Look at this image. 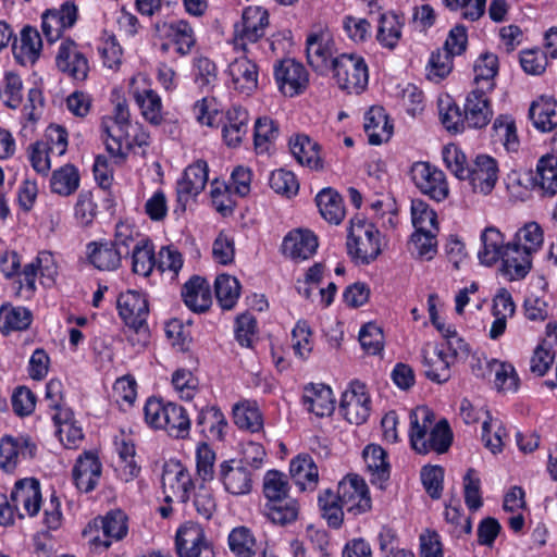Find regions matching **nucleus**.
Returning a JSON list of instances; mask_svg holds the SVG:
<instances>
[{
	"mask_svg": "<svg viewBox=\"0 0 557 557\" xmlns=\"http://www.w3.org/2000/svg\"><path fill=\"white\" fill-rule=\"evenodd\" d=\"M339 503L347 513L358 516L367 512L371 508V498L369 488L362 478L357 474L346 475L337 486Z\"/></svg>",
	"mask_w": 557,
	"mask_h": 557,
	"instance_id": "12",
	"label": "nucleus"
},
{
	"mask_svg": "<svg viewBox=\"0 0 557 557\" xmlns=\"http://www.w3.org/2000/svg\"><path fill=\"white\" fill-rule=\"evenodd\" d=\"M234 423L242 430L259 432L263 428V418L253 400H243L233 407Z\"/></svg>",
	"mask_w": 557,
	"mask_h": 557,
	"instance_id": "47",
	"label": "nucleus"
},
{
	"mask_svg": "<svg viewBox=\"0 0 557 557\" xmlns=\"http://www.w3.org/2000/svg\"><path fill=\"white\" fill-rule=\"evenodd\" d=\"M480 239L482 244L478 252L480 262L487 267L498 262L506 247L502 232L495 226H488L481 233Z\"/></svg>",
	"mask_w": 557,
	"mask_h": 557,
	"instance_id": "44",
	"label": "nucleus"
},
{
	"mask_svg": "<svg viewBox=\"0 0 557 557\" xmlns=\"http://www.w3.org/2000/svg\"><path fill=\"white\" fill-rule=\"evenodd\" d=\"M338 87L348 94H361L369 83V69L358 53H341L333 61L331 70Z\"/></svg>",
	"mask_w": 557,
	"mask_h": 557,
	"instance_id": "4",
	"label": "nucleus"
},
{
	"mask_svg": "<svg viewBox=\"0 0 557 557\" xmlns=\"http://www.w3.org/2000/svg\"><path fill=\"white\" fill-rule=\"evenodd\" d=\"M250 448L255 453L252 461L248 458L228 459L219 465L218 479L224 490L234 496L247 495L251 492L257 471L265 456L261 445L250 444Z\"/></svg>",
	"mask_w": 557,
	"mask_h": 557,
	"instance_id": "2",
	"label": "nucleus"
},
{
	"mask_svg": "<svg viewBox=\"0 0 557 557\" xmlns=\"http://www.w3.org/2000/svg\"><path fill=\"white\" fill-rule=\"evenodd\" d=\"M499 168L495 158L478 154L469 166V181L472 190L484 196L490 195L498 181Z\"/></svg>",
	"mask_w": 557,
	"mask_h": 557,
	"instance_id": "18",
	"label": "nucleus"
},
{
	"mask_svg": "<svg viewBox=\"0 0 557 557\" xmlns=\"http://www.w3.org/2000/svg\"><path fill=\"white\" fill-rule=\"evenodd\" d=\"M232 87L240 94L250 95L258 87V66L247 57L235 58L227 67Z\"/></svg>",
	"mask_w": 557,
	"mask_h": 557,
	"instance_id": "28",
	"label": "nucleus"
},
{
	"mask_svg": "<svg viewBox=\"0 0 557 557\" xmlns=\"http://www.w3.org/2000/svg\"><path fill=\"white\" fill-rule=\"evenodd\" d=\"M132 96L140 110L143 119L153 126H159L164 121L162 99L151 89H134Z\"/></svg>",
	"mask_w": 557,
	"mask_h": 557,
	"instance_id": "35",
	"label": "nucleus"
},
{
	"mask_svg": "<svg viewBox=\"0 0 557 557\" xmlns=\"http://www.w3.org/2000/svg\"><path fill=\"white\" fill-rule=\"evenodd\" d=\"M274 78L278 90L287 97L305 91L309 83L306 67L294 59H284L274 65Z\"/></svg>",
	"mask_w": 557,
	"mask_h": 557,
	"instance_id": "13",
	"label": "nucleus"
},
{
	"mask_svg": "<svg viewBox=\"0 0 557 557\" xmlns=\"http://www.w3.org/2000/svg\"><path fill=\"white\" fill-rule=\"evenodd\" d=\"M289 473L301 491H313L318 484V467L308 454H299L290 460Z\"/></svg>",
	"mask_w": 557,
	"mask_h": 557,
	"instance_id": "36",
	"label": "nucleus"
},
{
	"mask_svg": "<svg viewBox=\"0 0 557 557\" xmlns=\"http://www.w3.org/2000/svg\"><path fill=\"white\" fill-rule=\"evenodd\" d=\"M347 252L358 263L369 264L381 253V233L363 218L350 220L347 235Z\"/></svg>",
	"mask_w": 557,
	"mask_h": 557,
	"instance_id": "3",
	"label": "nucleus"
},
{
	"mask_svg": "<svg viewBox=\"0 0 557 557\" xmlns=\"http://www.w3.org/2000/svg\"><path fill=\"white\" fill-rule=\"evenodd\" d=\"M37 451L36 443L25 435H5L0 441V467L12 472L22 460L32 459Z\"/></svg>",
	"mask_w": 557,
	"mask_h": 557,
	"instance_id": "19",
	"label": "nucleus"
},
{
	"mask_svg": "<svg viewBox=\"0 0 557 557\" xmlns=\"http://www.w3.org/2000/svg\"><path fill=\"white\" fill-rule=\"evenodd\" d=\"M370 405L371 399L366 385L359 381H354L343 393L339 408L349 423L359 425L369 418Z\"/></svg>",
	"mask_w": 557,
	"mask_h": 557,
	"instance_id": "15",
	"label": "nucleus"
},
{
	"mask_svg": "<svg viewBox=\"0 0 557 557\" xmlns=\"http://www.w3.org/2000/svg\"><path fill=\"white\" fill-rule=\"evenodd\" d=\"M318 246V237L312 231L295 228L284 236L281 252L296 261L307 260L315 253Z\"/></svg>",
	"mask_w": 557,
	"mask_h": 557,
	"instance_id": "25",
	"label": "nucleus"
},
{
	"mask_svg": "<svg viewBox=\"0 0 557 557\" xmlns=\"http://www.w3.org/2000/svg\"><path fill=\"white\" fill-rule=\"evenodd\" d=\"M288 480L286 474L277 470H269L263 478V493L267 503L280 502L288 497Z\"/></svg>",
	"mask_w": 557,
	"mask_h": 557,
	"instance_id": "63",
	"label": "nucleus"
},
{
	"mask_svg": "<svg viewBox=\"0 0 557 557\" xmlns=\"http://www.w3.org/2000/svg\"><path fill=\"white\" fill-rule=\"evenodd\" d=\"M409 440L418 454L448 450L453 442V433L447 420L435 422L434 412L426 406L417 407L410 412Z\"/></svg>",
	"mask_w": 557,
	"mask_h": 557,
	"instance_id": "1",
	"label": "nucleus"
},
{
	"mask_svg": "<svg viewBox=\"0 0 557 557\" xmlns=\"http://www.w3.org/2000/svg\"><path fill=\"white\" fill-rule=\"evenodd\" d=\"M532 253L519 242L506 244L502 253V273L510 281L525 277L531 269Z\"/></svg>",
	"mask_w": 557,
	"mask_h": 557,
	"instance_id": "27",
	"label": "nucleus"
},
{
	"mask_svg": "<svg viewBox=\"0 0 557 557\" xmlns=\"http://www.w3.org/2000/svg\"><path fill=\"white\" fill-rule=\"evenodd\" d=\"M32 322L33 313L26 307H14L11 304H4L0 307V332L3 335L26 331Z\"/></svg>",
	"mask_w": 557,
	"mask_h": 557,
	"instance_id": "42",
	"label": "nucleus"
},
{
	"mask_svg": "<svg viewBox=\"0 0 557 557\" xmlns=\"http://www.w3.org/2000/svg\"><path fill=\"white\" fill-rule=\"evenodd\" d=\"M209 175L208 163L198 159L189 164L177 181V201L185 205L191 196L199 195L206 187Z\"/></svg>",
	"mask_w": 557,
	"mask_h": 557,
	"instance_id": "26",
	"label": "nucleus"
},
{
	"mask_svg": "<svg viewBox=\"0 0 557 557\" xmlns=\"http://www.w3.org/2000/svg\"><path fill=\"white\" fill-rule=\"evenodd\" d=\"M302 405L317 417H329L335 409L333 392L324 384L310 383L304 388Z\"/></svg>",
	"mask_w": 557,
	"mask_h": 557,
	"instance_id": "30",
	"label": "nucleus"
},
{
	"mask_svg": "<svg viewBox=\"0 0 557 557\" xmlns=\"http://www.w3.org/2000/svg\"><path fill=\"white\" fill-rule=\"evenodd\" d=\"M366 467L372 475V483L385 482L389 478V463L386 451L379 445H368L362 453Z\"/></svg>",
	"mask_w": 557,
	"mask_h": 557,
	"instance_id": "52",
	"label": "nucleus"
},
{
	"mask_svg": "<svg viewBox=\"0 0 557 557\" xmlns=\"http://www.w3.org/2000/svg\"><path fill=\"white\" fill-rule=\"evenodd\" d=\"M214 288L220 306L225 310L233 309L240 296L239 281L235 276L221 274L215 278Z\"/></svg>",
	"mask_w": 557,
	"mask_h": 557,
	"instance_id": "59",
	"label": "nucleus"
},
{
	"mask_svg": "<svg viewBox=\"0 0 557 557\" xmlns=\"http://www.w3.org/2000/svg\"><path fill=\"white\" fill-rule=\"evenodd\" d=\"M163 429L173 438H187L191 428L190 418L186 409L175 403L168 401V414L163 421Z\"/></svg>",
	"mask_w": 557,
	"mask_h": 557,
	"instance_id": "48",
	"label": "nucleus"
},
{
	"mask_svg": "<svg viewBox=\"0 0 557 557\" xmlns=\"http://www.w3.org/2000/svg\"><path fill=\"white\" fill-rule=\"evenodd\" d=\"M115 449L120 457L119 475L122 481L131 482L140 473V467L135 461V444L125 435L115 437Z\"/></svg>",
	"mask_w": 557,
	"mask_h": 557,
	"instance_id": "45",
	"label": "nucleus"
},
{
	"mask_svg": "<svg viewBox=\"0 0 557 557\" xmlns=\"http://www.w3.org/2000/svg\"><path fill=\"white\" fill-rule=\"evenodd\" d=\"M182 297L185 305L195 312L206 311L212 302L208 282L198 275H194L184 284Z\"/></svg>",
	"mask_w": 557,
	"mask_h": 557,
	"instance_id": "34",
	"label": "nucleus"
},
{
	"mask_svg": "<svg viewBox=\"0 0 557 557\" xmlns=\"http://www.w3.org/2000/svg\"><path fill=\"white\" fill-rule=\"evenodd\" d=\"M0 99L10 109H17L23 100V83L21 77L12 72L4 75L0 88Z\"/></svg>",
	"mask_w": 557,
	"mask_h": 557,
	"instance_id": "64",
	"label": "nucleus"
},
{
	"mask_svg": "<svg viewBox=\"0 0 557 557\" xmlns=\"http://www.w3.org/2000/svg\"><path fill=\"white\" fill-rule=\"evenodd\" d=\"M421 363L428 380L443 384L451 377V366L455 362L447 356L444 346L425 344L421 349Z\"/></svg>",
	"mask_w": 557,
	"mask_h": 557,
	"instance_id": "20",
	"label": "nucleus"
},
{
	"mask_svg": "<svg viewBox=\"0 0 557 557\" xmlns=\"http://www.w3.org/2000/svg\"><path fill=\"white\" fill-rule=\"evenodd\" d=\"M57 67L76 82L88 77L89 61L79 46L71 38L61 41L55 57Z\"/></svg>",
	"mask_w": 557,
	"mask_h": 557,
	"instance_id": "14",
	"label": "nucleus"
},
{
	"mask_svg": "<svg viewBox=\"0 0 557 557\" xmlns=\"http://www.w3.org/2000/svg\"><path fill=\"white\" fill-rule=\"evenodd\" d=\"M75 486L84 493L94 491L102 475V463L92 451H84L76 459L72 471Z\"/></svg>",
	"mask_w": 557,
	"mask_h": 557,
	"instance_id": "24",
	"label": "nucleus"
},
{
	"mask_svg": "<svg viewBox=\"0 0 557 557\" xmlns=\"http://www.w3.org/2000/svg\"><path fill=\"white\" fill-rule=\"evenodd\" d=\"M248 131V112L240 107H233L225 114L222 135L228 147L240 145Z\"/></svg>",
	"mask_w": 557,
	"mask_h": 557,
	"instance_id": "38",
	"label": "nucleus"
},
{
	"mask_svg": "<svg viewBox=\"0 0 557 557\" xmlns=\"http://www.w3.org/2000/svg\"><path fill=\"white\" fill-rule=\"evenodd\" d=\"M195 483L190 472L177 463L173 468H165L162 473V488L165 503H187L191 498Z\"/></svg>",
	"mask_w": 557,
	"mask_h": 557,
	"instance_id": "17",
	"label": "nucleus"
},
{
	"mask_svg": "<svg viewBox=\"0 0 557 557\" xmlns=\"http://www.w3.org/2000/svg\"><path fill=\"white\" fill-rule=\"evenodd\" d=\"M78 20V8L74 1H64L59 8L47 9L41 14V32L49 44L62 38Z\"/></svg>",
	"mask_w": 557,
	"mask_h": 557,
	"instance_id": "11",
	"label": "nucleus"
},
{
	"mask_svg": "<svg viewBox=\"0 0 557 557\" xmlns=\"http://www.w3.org/2000/svg\"><path fill=\"white\" fill-rule=\"evenodd\" d=\"M230 550L236 557L262 556V549H268V544L258 542L253 532L247 527L234 528L227 537Z\"/></svg>",
	"mask_w": 557,
	"mask_h": 557,
	"instance_id": "32",
	"label": "nucleus"
},
{
	"mask_svg": "<svg viewBox=\"0 0 557 557\" xmlns=\"http://www.w3.org/2000/svg\"><path fill=\"white\" fill-rule=\"evenodd\" d=\"M79 172L73 164H65L52 172L50 189L63 197L73 195L79 187Z\"/></svg>",
	"mask_w": 557,
	"mask_h": 557,
	"instance_id": "49",
	"label": "nucleus"
},
{
	"mask_svg": "<svg viewBox=\"0 0 557 557\" xmlns=\"http://www.w3.org/2000/svg\"><path fill=\"white\" fill-rule=\"evenodd\" d=\"M492 137L509 152L518 151L519 138L515 120L508 114L498 115L492 126Z\"/></svg>",
	"mask_w": 557,
	"mask_h": 557,
	"instance_id": "54",
	"label": "nucleus"
},
{
	"mask_svg": "<svg viewBox=\"0 0 557 557\" xmlns=\"http://www.w3.org/2000/svg\"><path fill=\"white\" fill-rule=\"evenodd\" d=\"M529 117L539 131H554L557 127V102L549 97H540L532 102Z\"/></svg>",
	"mask_w": 557,
	"mask_h": 557,
	"instance_id": "43",
	"label": "nucleus"
},
{
	"mask_svg": "<svg viewBox=\"0 0 557 557\" xmlns=\"http://www.w3.org/2000/svg\"><path fill=\"white\" fill-rule=\"evenodd\" d=\"M67 150V132L60 125H50L45 138L29 145L27 149L28 160L33 169L42 175H47L51 169L50 156H63Z\"/></svg>",
	"mask_w": 557,
	"mask_h": 557,
	"instance_id": "5",
	"label": "nucleus"
},
{
	"mask_svg": "<svg viewBox=\"0 0 557 557\" xmlns=\"http://www.w3.org/2000/svg\"><path fill=\"white\" fill-rule=\"evenodd\" d=\"M410 176L414 186L430 199L441 202L448 197L449 187L445 173L430 162H414Z\"/></svg>",
	"mask_w": 557,
	"mask_h": 557,
	"instance_id": "8",
	"label": "nucleus"
},
{
	"mask_svg": "<svg viewBox=\"0 0 557 557\" xmlns=\"http://www.w3.org/2000/svg\"><path fill=\"white\" fill-rule=\"evenodd\" d=\"M404 22L397 14L387 12L381 15L379 21L376 39L387 49L393 50L401 38Z\"/></svg>",
	"mask_w": 557,
	"mask_h": 557,
	"instance_id": "53",
	"label": "nucleus"
},
{
	"mask_svg": "<svg viewBox=\"0 0 557 557\" xmlns=\"http://www.w3.org/2000/svg\"><path fill=\"white\" fill-rule=\"evenodd\" d=\"M211 481L196 480L195 490H191L193 502L198 515L205 519H210L216 508V502Z\"/></svg>",
	"mask_w": 557,
	"mask_h": 557,
	"instance_id": "61",
	"label": "nucleus"
},
{
	"mask_svg": "<svg viewBox=\"0 0 557 557\" xmlns=\"http://www.w3.org/2000/svg\"><path fill=\"white\" fill-rule=\"evenodd\" d=\"M473 88L493 92L495 77L498 74V58L491 52L482 53L473 66Z\"/></svg>",
	"mask_w": 557,
	"mask_h": 557,
	"instance_id": "39",
	"label": "nucleus"
},
{
	"mask_svg": "<svg viewBox=\"0 0 557 557\" xmlns=\"http://www.w3.org/2000/svg\"><path fill=\"white\" fill-rule=\"evenodd\" d=\"M191 74L195 85L202 92L212 91L218 84V67L207 57L194 59Z\"/></svg>",
	"mask_w": 557,
	"mask_h": 557,
	"instance_id": "55",
	"label": "nucleus"
},
{
	"mask_svg": "<svg viewBox=\"0 0 557 557\" xmlns=\"http://www.w3.org/2000/svg\"><path fill=\"white\" fill-rule=\"evenodd\" d=\"M156 267V256L152 243L143 238L137 240L132 250V270L135 274L149 276Z\"/></svg>",
	"mask_w": 557,
	"mask_h": 557,
	"instance_id": "56",
	"label": "nucleus"
},
{
	"mask_svg": "<svg viewBox=\"0 0 557 557\" xmlns=\"http://www.w3.org/2000/svg\"><path fill=\"white\" fill-rule=\"evenodd\" d=\"M491 94L474 88L467 94L463 103V119L468 128L482 129L492 121L494 112Z\"/></svg>",
	"mask_w": 557,
	"mask_h": 557,
	"instance_id": "21",
	"label": "nucleus"
},
{
	"mask_svg": "<svg viewBox=\"0 0 557 557\" xmlns=\"http://www.w3.org/2000/svg\"><path fill=\"white\" fill-rule=\"evenodd\" d=\"M269 26V13L261 7H248L242 20L234 25V46L246 51L247 44L257 42Z\"/></svg>",
	"mask_w": 557,
	"mask_h": 557,
	"instance_id": "10",
	"label": "nucleus"
},
{
	"mask_svg": "<svg viewBox=\"0 0 557 557\" xmlns=\"http://www.w3.org/2000/svg\"><path fill=\"white\" fill-rule=\"evenodd\" d=\"M319 211L324 220L332 224H339L345 216L342 196L332 188L322 189L315 197Z\"/></svg>",
	"mask_w": 557,
	"mask_h": 557,
	"instance_id": "46",
	"label": "nucleus"
},
{
	"mask_svg": "<svg viewBox=\"0 0 557 557\" xmlns=\"http://www.w3.org/2000/svg\"><path fill=\"white\" fill-rule=\"evenodd\" d=\"M298 513L299 505L296 499L290 497L264 505V515L267 518L278 525L293 523L297 520Z\"/></svg>",
	"mask_w": 557,
	"mask_h": 557,
	"instance_id": "58",
	"label": "nucleus"
},
{
	"mask_svg": "<svg viewBox=\"0 0 557 557\" xmlns=\"http://www.w3.org/2000/svg\"><path fill=\"white\" fill-rule=\"evenodd\" d=\"M280 135L277 123L269 116L257 119L253 127V145L257 153L270 152Z\"/></svg>",
	"mask_w": 557,
	"mask_h": 557,
	"instance_id": "50",
	"label": "nucleus"
},
{
	"mask_svg": "<svg viewBox=\"0 0 557 557\" xmlns=\"http://www.w3.org/2000/svg\"><path fill=\"white\" fill-rule=\"evenodd\" d=\"M289 149L297 162L312 170L322 168L319 153V145L305 134H298L290 138Z\"/></svg>",
	"mask_w": 557,
	"mask_h": 557,
	"instance_id": "41",
	"label": "nucleus"
},
{
	"mask_svg": "<svg viewBox=\"0 0 557 557\" xmlns=\"http://www.w3.org/2000/svg\"><path fill=\"white\" fill-rule=\"evenodd\" d=\"M116 307L120 317L126 325L139 330L149 314L148 300L145 294L128 289L119 295Z\"/></svg>",
	"mask_w": 557,
	"mask_h": 557,
	"instance_id": "22",
	"label": "nucleus"
},
{
	"mask_svg": "<svg viewBox=\"0 0 557 557\" xmlns=\"http://www.w3.org/2000/svg\"><path fill=\"white\" fill-rule=\"evenodd\" d=\"M438 115L445 129L451 134H461L468 128L463 110L449 97L438 100Z\"/></svg>",
	"mask_w": 557,
	"mask_h": 557,
	"instance_id": "57",
	"label": "nucleus"
},
{
	"mask_svg": "<svg viewBox=\"0 0 557 557\" xmlns=\"http://www.w3.org/2000/svg\"><path fill=\"white\" fill-rule=\"evenodd\" d=\"M196 426L206 437L222 441L227 421L219 407L206 406L198 412Z\"/></svg>",
	"mask_w": 557,
	"mask_h": 557,
	"instance_id": "40",
	"label": "nucleus"
},
{
	"mask_svg": "<svg viewBox=\"0 0 557 557\" xmlns=\"http://www.w3.org/2000/svg\"><path fill=\"white\" fill-rule=\"evenodd\" d=\"M337 48L331 29L325 25L311 28L306 38L308 64L319 74H327L337 58Z\"/></svg>",
	"mask_w": 557,
	"mask_h": 557,
	"instance_id": "6",
	"label": "nucleus"
},
{
	"mask_svg": "<svg viewBox=\"0 0 557 557\" xmlns=\"http://www.w3.org/2000/svg\"><path fill=\"white\" fill-rule=\"evenodd\" d=\"M11 502L24 517H35L42 504L40 482L35 478H24L15 482L11 491Z\"/></svg>",
	"mask_w": 557,
	"mask_h": 557,
	"instance_id": "23",
	"label": "nucleus"
},
{
	"mask_svg": "<svg viewBox=\"0 0 557 557\" xmlns=\"http://www.w3.org/2000/svg\"><path fill=\"white\" fill-rule=\"evenodd\" d=\"M318 503L322 517L326 520L327 525L338 529L343 523L344 511L346 510L339 503L335 493L331 490H325L319 495Z\"/></svg>",
	"mask_w": 557,
	"mask_h": 557,
	"instance_id": "62",
	"label": "nucleus"
},
{
	"mask_svg": "<svg viewBox=\"0 0 557 557\" xmlns=\"http://www.w3.org/2000/svg\"><path fill=\"white\" fill-rule=\"evenodd\" d=\"M166 35L174 44L175 51L181 55L188 54L196 44L191 26L182 20L170 23Z\"/></svg>",
	"mask_w": 557,
	"mask_h": 557,
	"instance_id": "60",
	"label": "nucleus"
},
{
	"mask_svg": "<svg viewBox=\"0 0 557 557\" xmlns=\"http://www.w3.org/2000/svg\"><path fill=\"white\" fill-rule=\"evenodd\" d=\"M40 274L42 277L53 282L58 274V265L54 256L47 250L39 251L36 258L26 264L22 271L23 278L18 277L15 285L16 296L29 299L36 292V277Z\"/></svg>",
	"mask_w": 557,
	"mask_h": 557,
	"instance_id": "7",
	"label": "nucleus"
},
{
	"mask_svg": "<svg viewBox=\"0 0 557 557\" xmlns=\"http://www.w3.org/2000/svg\"><path fill=\"white\" fill-rule=\"evenodd\" d=\"M101 529L107 540L101 541L95 537L90 541L95 549H107L111 545L110 540H122L128 532L127 516L124 511L111 510L103 518H101Z\"/></svg>",
	"mask_w": 557,
	"mask_h": 557,
	"instance_id": "33",
	"label": "nucleus"
},
{
	"mask_svg": "<svg viewBox=\"0 0 557 557\" xmlns=\"http://www.w3.org/2000/svg\"><path fill=\"white\" fill-rule=\"evenodd\" d=\"M90 264L100 271H114L120 268L123 256L109 240L90 242L86 246Z\"/></svg>",
	"mask_w": 557,
	"mask_h": 557,
	"instance_id": "31",
	"label": "nucleus"
},
{
	"mask_svg": "<svg viewBox=\"0 0 557 557\" xmlns=\"http://www.w3.org/2000/svg\"><path fill=\"white\" fill-rule=\"evenodd\" d=\"M132 125L119 124L111 119L101 120V132L106 149L115 165L125 163L132 149L129 140V128Z\"/></svg>",
	"mask_w": 557,
	"mask_h": 557,
	"instance_id": "16",
	"label": "nucleus"
},
{
	"mask_svg": "<svg viewBox=\"0 0 557 557\" xmlns=\"http://www.w3.org/2000/svg\"><path fill=\"white\" fill-rule=\"evenodd\" d=\"M42 40L36 27L25 25L20 33V44L15 37L12 41V52L15 60L22 64H34L40 57Z\"/></svg>",
	"mask_w": 557,
	"mask_h": 557,
	"instance_id": "29",
	"label": "nucleus"
},
{
	"mask_svg": "<svg viewBox=\"0 0 557 557\" xmlns=\"http://www.w3.org/2000/svg\"><path fill=\"white\" fill-rule=\"evenodd\" d=\"M175 552L178 557H215L213 545L203 528L193 521H187L177 529Z\"/></svg>",
	"mask_w": 557,
	"mask_h": 557,
	"instance_id": "9",
	"label": "nucleus"
},
{
	"mask_svg": "<svg viewBox=\"0 0 557 557\" xmlns=\"http://www.w3.org/2000/svg\"><path fill=\"white\" fill-rule=\"evenodd\" d=\"M533 181L544 194L548 196L557 194V157L555 154H545L540 158Z\"/></svg>",
	"mask_w": 557,
	"mask_h": 557,
	"instance_id": "51",
	"label": "nucleus"
},
{
	"mask_svg": "<svg viewBox=\"0 0 557 557\" xmlns=\"http://www.w3.org/2000/svg\"><path fill=\"white\" fill-rule=\"evenodd\" d=\"M363 127L371 145L388 140L393 132V125L381 107H373L366 113Z\"/></svg>",
	"mask_w": 557,
	"mask_h": 557,
	"instance_id": "37",
	"label": "nucleus"
}]
</instances>
